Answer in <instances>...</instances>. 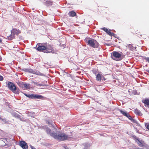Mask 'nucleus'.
<instances>
[{
	"label": "nucleus",
	"mask_w": 149,
	"mask_h": 149,
	"mask_svg": "<svg viewBox=\"0 0 149 149\" xmlns=\"http://www.w3.org/2000/svg\"><path fill=\"white\" fill-rule=\"evenodd\" d=\"M143 102L145 104L149 106V99H146L143 100Z\"/></svg>",
	"instance_id": "15"
},
{
	"label": "nucleus",
	"mask_w": 149,
	"mask_h": 149,
	"mask_svg": "<svg viewBox=\"0 0 149 149\" xmlns=\"http://www.w3.org/2000/svg\"><path fill=\"white\" fill-rule=\"evenodd\" d=\"M3 80V77L2 76L0 75V81H2Z\"/></svg>",
	"instance_id": "24"
},
{
	"label": "nucleus",
	"mask_w": 149,
	"mask_h": 149,
	"mask_svg": "<svg viewBox=\"0 0 149 149\" xmlns=\"http://www.w3.org/2000/svg\"><path fill=\"white\" fill-rule=\"evenodd\" d=\"M36 49L39 51H44V52L55 53L54 48L49 46L46 47L45 46L37 44L36 46Z\"/></svg>",
	"instance_id": "2"
},
{
	"label": "nucleus",
	"mask_w": 149,
	"mask_h": 149,
	"mask_svg": "<svg viewBox=\"0 0 149 149\" xmlns=\"http://www.w3.org/2000/svg\"><path fill=\"white\" fill-rule=\"evenodd\" d=\"M1 120L3 122L5 123H8V121L5 118H1Z\"/></svg>",
	"instance_id": "18"
},
{
	"label": "nucleus",
	"mask_w": 149,
	"mask_h": 149,
	"mask_svg": "<svg viewBox=\"0 0 149 149\" xmlns=\"http://www.w3.org/2000/svg\"><path fill=\"white\" fill-rule=\"evenodd\" d=\"M129 119L132 120V117L129 115V116H126Z\"/></svg>",
	"instance_id": "25"
},
{
	"label": "nucleus",
	"mask_w": 149,
	"mask_h": 149,
	"mask_svg": "<svg viewBox=\"0 0 149 149\" xmlns=\"http://www.w3.org/2000/svg\"><path fill=\"white\" fill-rule=\"evenodd\" d=\"M50 5H51L52 4V2H50Z\"/></svg>",
	"instance_id": "31"
},
{
	"label": "nucleus",
	"mask_w": 149,
	"mask_h": 149,
	"mask_svg": "<svg viewBox=\"0 0 149 149\" xmlns=\"http://www.w3.org/2000/svg\"><path fill=\"white\" fill-rule=\"evenodd\" d=\"M121 56V54L118 52H113L112 56V58L114 60L118 61L120 59Z\"/></svg>",
	"instance_id": "4"
},
{
	"label": "nucleus",
	"mask_w": 149,
	"mask_h": 149,
	"mask_svg": "<svg viewBox=\"0 0 149 149\" xmlns=\"http://www.w3.org/2000/svg\"><path fill=\"white\" fill-rule=\"evenodd\" d=\"M14 37V34L11 33V35L10 36L8 37H7V38L8 39L11 40L13 39Z\"/></svg>",
	"instance_id": "19"
},
{
	"label": "nucleus",
	"mask_w": 149,
	"mask_h": 149,
	"mask_svg": "<svg viewBox=\"0 0 149 149\" xmlns=\"http://www.w3.org/2000/svg\"><path fill=\"white\" fill-rule=\"evenodd\" d=\"M19 86L24 89H29L30 87L29 84L26 83H23V82L19 83Z\"/></svg>",
	"instance_id": "8"
},
{
	"label": "nucleus",
	"mask_w": 149,
	"mask_h": 149,
	"mask_svg": "<svg viewBox=\"0 0 149 149\" xmlns=\"http://www.w3.org/2000/svg\"><path fill=\"white\" fill-rule=\"evenodd\" d=\"M144 58L146 61L149 63V57H145Z\"/></svg>",
	"instance_id": "21"
},
{
	"label": "nucleus",
	"mask_w": 149,
	"mask_h": 149,
	"mask_svg": "<svg viewBox=\"0 0 149 149\" xmlns=\"http://www.w3.org/2000/svg\"><path fill=\"white\" fill-rule=\"evenodd\" d=\"M46 123L49 125V126L54 127V123L52 120H49L48 121H47Z\"/></svg>",
	"instance_id": "16"
},
{
	"label": "nucleus",
	"mask_w": 149,
	"mask_h": 149,
	"mask_svg": "<svg viewBox=\"0 0 149 149\" xmlns=\"http://www.w3.org/2000/svg\"><path fill=\"white\" fill-rule=\"evenodd\" d=\"M135 141L140 147H143L145 146V144L144 141L142 140H139L136 138L135 139Z\"/></svg>",
	"instance_id": "9"
},
{
	"label": "nucleus",
	"mask_w": 149,
	"mask_h": 149,
	"mask_svg": "<svg viewBox=\"0 0 149 149\" xmlns=\"http://www.w3.org/2000/svg\"><path fill=\"white\" fill-rule=\"evenodd\" d=\"M93 73L95 74L96 80L97 81H103L106 80L105 78L102 74L98 73L96 74L94 72Z\"/></svg>",
	"instance_id": "6"
},
{
	"label": "nucleus",
	"mask_w": 149,
	"mask_h": 149,
	"mask_svg": "<svg viewBox=\"0 0 149 149\" xmlns=\"http://www.w3.org/2000/svg\"><path fill=\"white\" fill-rule=\"evenodd\" d=\"M76 15V13L73 11H70L68 13V15L71 17H74Z\"/></svg>",
	"instance_id": "17"
},
{
	"label": "nucleus",
	"mask_w": 149,
	"mask_h": 149,
	"mask_svg": "<svg viewBox=\"0 0 149 149\" xmlns=\"http://www.w3.org/2000/svg\"><path fill=\"white\" fill-rule=\"evenodd\" d=\"M31 98L33 99H42L44 97L41 95H39L37 94H31L30 96Z\"/></svg>",
	"instance_id": "10"
},
{
	"label": "nucleus",
	"mask_w": 149,
	"mask_h": 149,
	"mask_svg": "<svg viewBox=\"0 0 149 149\" xmlns=\"http://www.w3.org/2000/svg\"><path fill=\"white\" fill-rule=\"evenodd\" d=\"M31 148L32 149H36V148H34L33 146H31Z\"/></svg>",
	"instance_id": "27"
},
{
	"label": "nucleus",
	"mask_w": 149,
	"mask_h": 149,
	"mask_svg": "<svg viewBox=\"0 0 149 149\" xmlns=\"http://www.w3.org/2000/svg\"><path fill=\"white\" fill-rule=\"evenodd\" d=\"M20 146L23 149H27L28 146L27 144L24 141H22L19 143Z\"/></svg>",
	"instance_id": "11"
},
{
	"label": "nucleus",
	"mask_w": 149,
	"mask_h": 149,
	"mask_svg": "<svg viewBox=\"0 0 149 149\" xmlns=\"http://www.w3.org/2000/svg\"><path fill=\"white\" fill-rule=\"evenodd\" d=\"M88 43L89 45L94 48L97 47L99 45L98 42L95 40L93 39L88 40Z\"/></svg>",
	"instance_id": "3"
},
{
	"label": "nucleus",
	"mask_w": 149,
	"mask_h": 149,
	"mask_svg": "<svg viewBox=\"0 0 149 149\" xmlns=\"http://www.w3.org/2000/svg\"><path fill=\"white\" fill-rule=\"evenodd\" d=\"M86 145H87V146H86V147H88V146H91V145L90 144H86Z\"/></svg>",
	"instance_id": "26"
},
{
	"label": "nucleus",
	"mask_w": 149,
	"mask_h": 149,
	"mask_svg": "<svg viewBox=\"0 0 149 149\" xmlns=\"http://www.w3.org/2000/svg\"><path fill=\"white\" fill-rule=\"evenodd\" d=\"M102 29L110 36H113L114 35L113 33H112L111 32V30H108L107 29L105 28H102Z\"/></svg>",
	"instance_id": "12"
},
{
	"label": "nucleus",
	"mask_w": 149,
	"mask_h": 149,
	"mask_svg": "<svg viewBox=\"0 0 149 149\" xmlns=\"http://www.w3.org/2000/svg\"><path fill=\"white\" fill-rule=\"evenodd\" d=\"M46 131L48 134L56 139L61 141L70 140V139L69 136L66 134L60 132L58 133L52 132V131L48 128H46Z\"/></svg>",
	"instance_id": "1"
},
{
	"label": "nucleus",
	"mask_w": 149,
	"mask_h": 149,
	"mask_svg": "<svg viewBox=\"0 0 149 149\" xmlns=\"http://www.w3.org/2000/svg\"><path fill=\"white\" fill-rule=\"evenodd\" d=\"M147 72L149 73V70L147 71Z\"/></svg>",
	"instance_id": "30"
},
{
	"label": "nucleus",
	"mask_w": 149,
	"mask_h": 149,
	"mask_svg": "<svg viewBox=\"0 0 149 149\" xmlns=\"http://www.w3.org/2000/svg\"><path fill=\"white\" fill-rule=\"evenodd\" d=\"M135 149H143V148H135Z\"/></svg>",
	"instance_id": "28"
},
{
	"label": "nucleus",
	"mask_w": 149,
	"mask_h": 149,
	"mask_svg": "<svg viewBox=\"0 0 149 149\" xmlns=\"http://www.w3.org/2000/svg\"><path fill=\"white\" fill-rule=\"evenodd\" d=\"M145 126L149 130V124H146L145 125Z\"/></svg>",
	"instance_id": "22"
},
{
	"label": "nucleus",
	"mask_w": 149,
	"mask_h": 149,
	"mask_svg": "<svg viewBox=\"0 0 149 149\" xmlns=\"http://www.w3.org/2000/svg\"><path fill=\"white\" fill-rule=\"evenodd\" d=\"M1 117H0V120H1Z\"/></svg>",
	"instance_id": "32"
},
{
	"label": "nucleus",
	"mask_w": 149,
	"mask_h": 149,
	"mask_svg": "<svg viewBox=\"0 0 149 149\" xmlns=\"http://www.w3.org/2000/svg\"><path fill=\"white\" fill-rule=\"evenodd\" d=\"M120 111L123 115L126 116H129V114L127 112L125 111H123L121 110H120Z\"/></svg>",
	"instance_id": "14"
},
{
	"label": "nucleus",
	"mask_w": 149,
	"mask_h": 149,
	"mask_svg": "<svg viewBox=\"0 0 149 149\" xmlns=\"http://www.w3.org/2000/svg\"><path fill=\"white\" fill-rule=\"evenodd\" d=\"M1 40L0 39V42H1Z\"/></svg>",
	"instance_id": "33"
},
{
	"label": "nucleus",
	"mask_w": 149,
	"mask_h": 149,
	"mask_svg": "<svg viewBox=\"0 0 149 149\" xmlns=\"http://www.w3.org/2000/svg\"><path fill=\"white\" fill-rule=\"evenodd\" d=\"M24 95L27 97L30 98H31V97H30V96L31 95H28L27 94H24Z\"/></svg>",
	"instance_id": "23"
},
{
	"label": "nucleus",
	"mask_w": 149,
	"mask_h": 149,
	"mask_svg": "<svg viewBox=\"0 0 149 149\" xmlns=\"http://www.w3.org/2000/svg\"><path fill=\"white\" fill-rule=\"evenodd\" d=\"M8 88L14 93H15L16 91L17 88L15 84L11 82H9L8 83Z\"/></svg>",
	"instance_id": "5"
},
{
	"label": "nucleus",
	"mask_w": 149,
	"mask_h": 149,
	"mask_svg": "<svg viewBox=\"0 0 149 149\" xmlns=\"http://www.w3.org/2000/svg\"><path fill=\"white\" fill-rule=\"evenodd\" d=\"M13 115L15 117L17 116L16 115V114H14Z\"/></svg>",
	"instance_id": "29"
},
{
	"label": "nucleus",
	"mask_w": 149,
	"mask_h": 149,
	"mask_svg": "<svg viewBox=\"0 0 149 149\" xmlns=\"http://www.w3.org/2000/svg\"><path fill=\"white\" fill-rule=\"evenodd\" d=\"M25 71L26 72H29L30 73H33V74H35L36 75H43V74L39 71L37 70H33L31 69H26L25 70Z\"/></svg>",
	"instance_id": "7"
},
{
	"label": "nucleus",
	"mask_w": 149,
	"mask_h": 149,
	"mask_svg": "<svg viewBox=\"0 0 149 149\" xmlns=\"http://www.w3.org/2000/svg\"><path fill=\"white\" fill-rule=\"evenodd\" d=\"M134 113H135L137 115H140V112L137 109H136L134 110Z\"/></svg>",
	"instance_id": "20"
},
{
	"label": "nucleus",
	"mask_w": 149,
	"mask_h": 149,
	"mask_svg": "<svg viewBox=\"0 0 149 149\" xmlns=\"http://www.w3.org/2000/svg\"><path fill=\"white\" fill-rule=\"evenodd\" d=\"M11 33L12 34L17 35L19 33H20V31L19 30L14 29L11 31Z\"/></svg>",
	"instance_id": "13"
}]
</instances>
